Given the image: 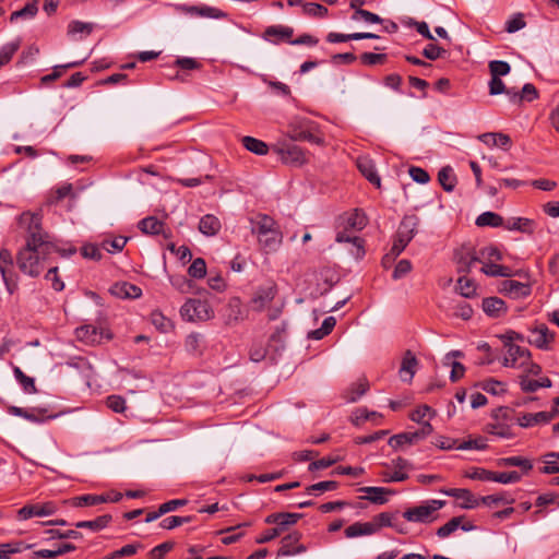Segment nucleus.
<instances>
[{"label":"nucleus","instance_id":"nucleus-26","mask_svg":"<svg viewBox=\"0 0 559 559\" xmlns=\"http://www.w3.org/2000/svg\"><path fill=\"white\" fill-rule=\"evenodd\" d=\"M456 270L459 273H468L476 262H481L475 251H460L455 253Z\"/></svg>","mask_w":559,"mask_h":559},{"label":"nucleus","instance_id":"nucleus-56","mask_svg":"<svg viewBox=\"0 0 559 559\" xmlns=\"http://www.w3.org/2000/svg\"><path fill=\"white\" fill-rule=\"evenodd\" d=\"M38 12L37 0L26 3L21 10L14 11L10 21L13 22L20 17H34Z\"/></svg>","mask_w":559,"mask_h":559},{"label":"nucleus","instance_id":"nucleus-25","mask_svg":"<svg viewBox=\"0 0 559 559\" xmlns=\"http://www.w3.org/2000/svg\"><path fill=\"white\" fill-rule=\"evenodd\" d=\"M347 228L348 227H345L344 230L337 231L335 240L337 242H352L355 247V251H352V254L356 259H361L366 253L364 248V239L357 236H353Z\"/></svg>","mask_w":559,"mask_h":559},{"label":"nucleus","instance_id":"nucleus-28","mask_svg":"<svg viewBox=\"0 0 559 559\" xmlns=\"http://www.w3.org/2000/svg\"><path fill=\"white\" fill-rule=\"evenodd\" d=\"M369 390V382L366 378H360L352 383L344 392L343 397L348 403L358 401Z\"/></svg>","mask_w":559,"mask_h":559},{"label":"nucleus","instance_id":"nucleus-59","mask_svg":"<svg viewBox=\"0 0 559 559\" xmlns=\"http://www.w3.org/2000/svg\"><path fill=\"white\" fill-rule=\"evenodd\" d=\"M491 76L501 78L510 73L511 67L507 61L492 60L488 64Z\"/></svg>","mask_w":559,"mask_h":559},{"label":"nucleus","instance_id":"nucleus-14","mask_svg":"<svg viewBox=\"0 0 559 559\" xmlns=\"http://www.w3.org/2000/svg\"><path fill=\"white\" fill-rule=\"evenodd\" d=\"M301 534L298 531L284 536L281 540V548L277 555L282 557L295 556L307 551L304 544H299Z\"/></svg>","mask_w":559,"mask_h":559},{"label":"nucleus","instance_id":"nucleus-17","mask_svg":"<svg viewBox=\"0 0 559 559\" xmlns=\"http://www.w3.org/2000/svg\"><path fill=\"white\" fill-rule=\"evenodd\" d=\"M276 295L277 286L274 283L259 287L251 300L253 309L257 311H262L275 298Z\"/></svg>","mask_w":559,"mask_h":559},{"label":"nucleus","instance_id":"nucleus-12","mask_svg":"<svg viewBox=\"0 0 559 559\" xmlns=\"http://www.w3.org/2000/svg\"><path fill=\"white\" fill-rule=\"evenodd\" d=\"M276 152L285 164L302 165L307 162L304 150L294 143H283L276 147Z\"/></svg>","mask_w":559,"mask_h":559},{"label":"nucleus","instance_id":"nucleus-61","mask_svg":"<svg viewBox=\"0 0 559 559\" xmlns=\"http://www.w3.org/2000/svg\"><path fill=\"white\" fill-rule=\"evenodd\" d=\"M151 322L160 332H167L173 326L171 321L158 310L151 313Z\"/></svg>","mask_w":559,"mask_h":559},{"label":"nucleus","instance_id":"nucleus-44","mask_svg":"<svg viewBox=\"0 0 559 559\" xmlns=\"http://www.w3.org/2000/svg\"><path fill=\"white\" fill-rule=\"evenodd\" d=\"M484 274L488 276H500V277H511L513 275L511 269L509 266L496 264V263H487L481 270Z\"/></svg>","mask_w":559,"mask_h":559},{"label":"nucleus","instance_id":"nucleus-2","mask_svg":"<svg viewBox=\"0 0 559 559\" xmlns=\"http://www.w3.org/2000/svg\"><path fill=\"white\" fill-rule=\"evenodd\" d=\"M35 239L26 241L16 253V264L20 271L31 277H37L44 270V262L52 253L53 248H44L35 245Z\"/></svg>","mask_w":559,"mask_h":559},{"label":"nucleus","instance_id":"nucleus-11","mask_svg":"<svg viewBox=\"0 0 559 559\" xmlns=\"http://www.w3.org/2000/svg\"><path fill=\"white\" fill-rule=\"evenodd\" d=\"M57 510V506L53 501L26 504L17 511V519L25 521L34 516H48L55 514Z\"/></svg>","mask_w":559,"mask_h":559},{"label":"nucleus","instance_id":"nucleus-64","mask_svg":"<svg viewBox=\"0 0 559 559\" xmlns=\"http://www.w3.org/2000/svg\"><path fill=\"white\" fill-rule=\"evenodd\" d=\"M188 274L193 278H203L206 275V263L204 259H194L188 269Z\"/></svg>","mask_w":559,"mask_h":559},{"label":"nucleus","instance_id":"nucleus-19","mask_svg":"<svg viewBox=\"0 0 559 559\" xmlns=\"http://www.w3.org/2000/svg\"><path fill=\"white\" fill-rule=\"evenodd\" d=\"M501 293L515 298H525L531 295L532 288L528 284L513 281V280H506L501 284Z\"/></svg>","mask_w":559,"mask_h":559},{"label":"nucleus","instance_id":"nucleus-50","mask_svg":"<svg viewBox=\"0 0 559 559\" xmlns=\"http://www.w3.org/2000/svg\"><path fill=\"white\" fill-rule=\"evenodd\" d=\"M515 502V499L506 493H495L480 497V504L492 507L498 506L500 503L512 504Z\"/></svg>","mask_w":559,"mask_h":559},{"label":"nucleus","instance_id":"nucleus-35","mask_svg":"<svg viewBox=\"0 0 559 559\" xmlns=\"http://www.w3.org/2000/svg\"><path fill=\"white\" fill-rule=\"evenodd\" d=\"M106 498H104V495H82L74 497L69 500L70 504L75 508L81 507H93L100 503H106Z\"/></svg>","mask_w":559,"mask_h":559},{"label":"nucleus","instance_id":"nucleus-34","mask_svg":"<svg viewBox=\"0 0 559 559\" xmlns=\"http://www.w3.org/2000/svg\"><path fill=\"white\" fill-rule=\"evenodd\" d=\"M111 520L112 518L110 514H104L91 521H79L74 524V526L76 528H88L92 532H99L107 527Z\"/></svg>","mask_w":559,"mask_h":559},{"label":"nucleus","instance_id":"nucleus-23","mask_svg":"<svg viewBox=\"0 0 559 559\" xmlns=\"http://www.w3.org/2000/svg\"><path fill=\"white\" fill-rule=\"evenodd\" d=\"M504 228L511 231L533 235L536 229V223L527 217H512L506 221Z\"/></svg>","mask_w":559,"mask_h":559},{"label":"nucleus","instance_id":"nucleus-49","mask_svg":"<svg viewBox=\"0 0 559 559\" xmlns=\"http://www.w3.org/2000/svg\"><path fill=\"white\" fill-rule=\"evenodd\" d=\"M139 549H143V545L140 543L129 544L120 549L111 551L110 554L105 556V559H119L124 557L133 556L138 552Z\"/></svg>","mask_w":559,"mask_h":559},{"label":"nucleus","instance_id":"nucleus-42","mask_svg":"<svg viewBox=\"0 0 559 559\" xmlns=\"http://www.w3.org/2000/svg\"><path fill=\"white\" fill-rule=\"evenodd\" d=\"M545 412H538L535 414L524 413L518 417L516 423L522 428H530L538 424H547Z\"/></svg>","mask_w":559,"mask_h":559},{"label":"nucleus","instance_id":"nucleus-31","mask_svg":"<svg viewBox=\"0 0 559 559\" xmlns=\"http://www.w3.org/2000/svg\"><path fill=\"white\" fill-rule=\"evenodd\" d=\"M221 222L219 219L212 215L206 214L203 217H201L199 223V230L205 236H215L221 230Z\"/></svg>","mask_w":559,"mask_h":559},{"label":"nucleus","instance_id":"nucleus-29","mask_svg":"<svg viewBox=\"0 0 559 559\" xmlns=\"http://www.w3.org/2000/svg\"><path fill=\"white\" fill-rule=\"evenodd\" d=\"M417 365L416 356L411 350H406L400 368V376L403 381H411L413 379Z\"/></svg>","mask_w":559,"mask_h":559},{"label":"nucleus","instance_id":"nucleus-32","mask_svg":"<svg viewBox=\"0 0 559 559\" xmlns=\"http://www.w3.org/2000/svg\"><path fill=\"white\" fill-rule=\"evenodd\" d=\"M32 548V545L22 540L0 544V559H11L10 556Z\"/></svg>","mask_w":559,"mask_h":559},{"label":"nucleus","instance_id":"nucleus-46","mask_svg":"<svg viewBox=\"0 0 559 559\" xmlns=\"http://www.w3.org/2000/svg\"><path fill=\"white\" fill-rule=\"evenodd\" d=\"M15 379L22 385L23 390L28 394L37 393V388L33 378L26 376L19 367L13 368Z\"/></svg>","mask_w":559,"mask_h":559},{"label":"nucleus","instance_id":"nucleus-7","mask_svg":"<svg viewBox=\"0 0 559 559\" xmlns=\"http://www.w3.org/2000/svg\"><path fill=\"white\" fill-rule=\"evenodd\" d=\"M13 257L9 249H0V274L10 295L17 289V275L12 271Z\"/></svg>","mask_w":559,"mask_h":559},{"label":"nucleus","instance_id":"nucleus-38","mask_svg":"<svg viewBox=\"0 0 559 559\" xmlns=\"http://www.w3.org/2000/svg\"><path fill=\"white\" fill-rule=\"evenodd\" d=\"M476 225L479 227H504V218L495 212H484L476 218Z\"/></svg>","mask_w":559,"mask_h":559},{"label":"nucleus","instance_id":"nucleus-6","mask_svg":"<svg viewBox=\"0 0 559 559\" xmlns=\"http://www.w3.org/2000/svg\"><path fill=\"white\" fill-rule=\"evenodd\" d=\"M180 314L187 321H205L213 317V309L206 300L191 298L182 305Z\"/></svg>","mask_w":559,"mask_h":559},{"label":"nucleus","instance_id":"nucleus-30","mask_svg":"<svg viewBox=\"0 0 559 559\" xmlns=\"http://www.w3.org/2000/svg\"><path fill=\"white\" fill-rule=\"evenodd\" d=\"M357 167L362 176L372 185H376L378 188L381 185V179L377 173L374 164L372 160L368 158H359L357 160Z\"/></svg>","mask_w":559,"mask_h":559},{"label":"nucleus","instance_id":"nucleus-15","mask_svg":"<svg viewBox=\"0 0 559 559\" xmlns=\"http://www.w3.org/2000/svg\"><path fill=\"white\" fill-rule=\"evenodd\" d=\"M290 139L293 141H304L316 145H324V139L313 124L305 127H293L290 130Z\"/></svg>","mask_w":559,"mask_h":559},{"label":"nucleus","instance_id":"nucleus-47","mask_svg":"<svg viewBox=\"0 0 559 559\" xmlns=\"http://www.w3.org/2000/svg\"><path fill=\"white\" fill-rule=\"evenodd\" d=\"M21 40L16 39L14 41L3 45L0 48V68L8 64L11 61L15 52L19 50Z\"/></svg>","mask_w":559,"mask_h":559},{"label":"nucleus","instance_id":"nucleus-55","mask_svg":"<svg viewBox=\"0 0 559 559\" xmlns=\"http://www.w3.org/2000/svg\"><path fill=\"white\" fill-rule=\"evenodd\" d=\"M544 467L540 468V472L544 474H557L559 473V453L550 452L545 455Z\"/></svg>","mask_w":559,"mask_h":559},{"label":"nucleus","instance_id":"nucleus-40","mask_svg":"<svg viewBox=\"0 0 559 559\" xmlns=\"http://www.w3.org/2000/svg\"><path fill=\"white\" fill-rule=\"evenodd\" d=\"M241 143L246 150L257 155H266L269 152L267 144L262 140L255 139L253 136H243L241 139Z\"/></svg>","mask_w":559,"mask_h":559},{"label":"nucleus","instance_id":"nucleus-58","mask_svg":"<svg viewBox=\"0 0 559 559\" xmlns=\"http://www.w3.org/2000/svg\"><path fill=\"white\" fill-rule=\"evenodd\" d=\"M79 340L84 341L86 343H95L97 342V329L94 325H83L76 329L75 331Z\"/></svg>","mask_w":559,"mask_h":559},{"label":"nucleus","instance_id":"nucleus-48","mask_svg":"<svg viewBox=\"0 0 559 559\" xmlns=\"http://www.w3.org/2000/svg\"><path fill=\"white\" fill-rule=\"evenodd\" d=\"M83 62H84V60L55 66L52 72L50 74L44 75L41 78V83L47 84L49 82L56 81L62 75L64 70L71 69V68H76V67L81 66Z\"/></svg>","mask_w":559,"mask_h":559},{"label":"nucleus","instance_id":"nucleus-37","mask_svg":"<svg viewBox=\"0 0 559 559\" xmlns=\"http://www.w3.org/2000/svg\"><path fill=\"white\" fill-rule=\"evenodd\" d=\"M344 534L347 538H355L362 535H372L374 528L369 522H355L345 528Z\"/></svg>","mask_w":559,"mask_h":559},{"label":"nucleus","instance_id":"nucleus-53","mask_svg":"<svg viewBox=\"0 0 559 559\" xmlns=\"http://www.w3.org/2000/svg\"><path fill=\"white\" fill-rule=\"evenodd\" d=\"M366 225V215L357 209L353 213H350L346 218V227L348 228L361 230L362 228H365Z\"/></svg>","mask_w":559,"mask_h":559},{"label":"nucleus","instance_id":"nucleus-60","mask_svg":"<svg viewBox=\"0 0 559 559\" xmlns=\"http://www.w3.org/2000/svg\"><path fill=\"white\" fill-rule=\"evenodd\" d=\"M381 419L382 415L377 412H369L367 408H358L355 412V417L352 418V423L355 426H360L366 420Z\"/></svg>","mask_w":559,"mask_h":559},{"label":"nucleus","instance_id":"nucleus-24","mask_svg":"<svg viewBox=\"0 0 559 559\" xmlns=\"http://www.w3.org/2000/svg\"><path fill=\"white\" fill-rule=\"evenodd\" d=\"M110 293L118 298H139L142 295V289L131 283L120 282L111 286Z\"/></svg>","mask_w":559,"mask_h":559},{"label":"nucleus","instance_id":"nucleus-8","mask_svg":"<svg viewBox=\"0 0 559 559\" xmlns=\"http://www.w3.org/2000/svg\"><path fill=\"white\" fill-rule=\"evenodd\" d=\"M432 431H433L432 425L429 421H426L423 424V426L419 430H416L413 432H402V433L392 436L389 439L388 443L394 450H399L406 444H414L418 440L425 439L426 437L431 435Z\"/></svg>","mask_w":559,"mask_h":559},{"label":"nucleus","instance_id":"nucleus-51","mask_svg":"<svg viewBox=\"0 0 559 559\" xmlns=\"http://www.w3.org/2000/svg\"><path fill=\"white\" fill-rule=\"evenodd\" d=\"M524 475L519 471H510V472H493L492 481L500 484H515L519 483Z\"/></svg>","mask_w":559,"mask_h":559},{"label":"nucleus","instance_id":"nucleus-18","mask_svg":"<svg viewBox=\"0 0 559 559\" xmlns=\"http://www.w3.org/2000/svg\"><path fill=\"white\" fill-rule=\"evenodd\" d=\"M442 493L462 499L463 503H461L462 509H475L480 504V498H477L473 495L469 489L466 488H451V489H441Z\"/></svg>","mask_w":559,"mask_h":559},{"label":"nucleus","instance_id":"nucleus-16","mask_svg":"<svg viewBox=\"0 0 559 559\" xmlns=\"http://www.w3.org/2000/svg\"><path fill=\"white\" fill-rule=\"evenodd\" d=\"M392 465L396 472L383 471L381 473L384 483H400L408 479L409 476L405 471L411 468L412 464L406 459L399 456L392 461Z\"/></svg>","mask_w":559,"mask_h":559},{"label":"nucleus","instance_id":"nucleus-27","mask_svg":"<svg viewBox=\"0 0 559 559\" xmlns=\"http://www.w3.org/2000/svg\"><path fill=\"white\" fill-rule=\"evenodd\" d=\"M358 491L366 493L364 499L369 500L374 504H384L388 502L386 495H392L394 491L384 487H360Z\"/></svg>","mask_w":559,"mask_h":559},{"label":"nucleus","instance_id":"nucleus-43","mask_svg":"<svg viewBox=\"0 0 559 559\" xmlns=\"http://www.w3.org/2000/svg\"><path fill=\"white\" fill-rule=\"evenodd\" d=\"M487 139H491V145L499 146L503 150H509L512 143L510 136L504 133L489 132L479 136V140L484 143H487Z\"/></svg>","mask_w":559,"mask_h":559},{"label":"nucleus","instance_id":"nucleus-9","mask_svg":"<svg viewBox=\"0 0 559 559\" xmlns=\"http://www.w3.org/2000/svg\"><path fill=\"white\" fill-rule=\"evenodd\" d=\"M418 225L419 217L417 215H405L399 225L394 241L406 248L417 234Z\"/></svg>","mask_w":559,"mask_h":559},{"label":"nucleus","instance_id":"nucleus-10","mask_svg":"<svg viewBox=\"0 0 559 559\" xmlns=\"http://www.w3.org/2000/svg\"><path fill=\"white\" fill-rule=\"evenodd\" d=\"M508 355L503 358L502 365L511 368H523L525 360L531 359V352L527 348L515 344L504 343Z\"/></svg>","mask_w":559,"mask_h":559},{"label":"nucleus","instance_id":"nucleus-62","mask_svg":"<svg viewBox=\"0 0 559 559\" xmlns=\"http://www.w3.org/2000/svg\"><path fill=\"white\" fill-rule=\"evenodd\" d=\"M128 237L117 236L114 239H104L102 248L108 252L121 251L128 242Z\"/></svg>","mask_w":559,"mask_h":559},{"label":"nucleus","instance_id":"nucleus-36","mask_svg":"<svg viewBox=\"0 0 559 559\" xmlns=\"http://www.w3.org/2000/svg\"><path fill=\"white\" fill-rule=\"evenodd\" d=\"M294 29L289 26L283 25H272L269 26L264 32V38L267 39L270 37H277L280 40L286 41L289 44V40H293Z\"/></svg>","mask_w":559,"mask_h":559},{"label":"nucleus","instance_id":"nucleus-1","mask_svg":"<svg viewBox=\"0 0 559 559\" xmlns=\"http://www.w3.org/2000/svg\"><path fill=\"white\" fill-rule=\"evenodd\" d=\"M251 234L257 236L259 246L266 253L275 252L283 242V233L277 222L263 213L249 218Z\"/></svg>","mask_w":559,"mask_h":559},{"label":"nucleus","instance_id":"nucleus-22","mask_svg":"<svg viewBox=\"0 0 559 559\" xmlns=\"http://www.w3.org/2000/svg\"><path fill=\"white\" fill-rule=\"evenodd\" d=\"M179 9L185 13L195 14V15H199L202 17H211V19L227 17V13H225L224 11L216 9V8L207 7V5L198 7V5L183 4V5H180Z\"/></svg>","mask_w":559,"mask_h":559},{"label":"nucleus","instance_id":"nucleus-33","mask_svg":"<svg viewBox=\"0 0 559 559\" xmlns=\"http://www.w3.org/2000/svg\"><path fill=\"white\" fill-rule=\"evenodd\" d=\"M138 226L142 233L147 235H159L164 233V223L155 216H148L141 219Z\"/></svg>","mask_w":559,"mask_h":559},{"label":"nucleus","instance_id":"nucleus-3","mask_svg":"<svg viewBox=\"0 0 559 559\" xmlns=\"http://www.w3.org/2000/svg\"><path fill=\"white\" fill-rule=\"evenodd\" d=\"M302 518L301 513L277 512L271 513L265 519L266 524H276L275 527L266 530L257 539V544L269 543L278 537L287 526L294 525Z\"/></svg>","mask_w":559,"mask_h":559},{"label":"nucleus","instance_id":"nucleus-57","mask_svg":"<svg viewBox=\"0 0 559 559\" xmlns=\"http://www.w3.org/2000/svg\"><path fill=\"white\" fill-rule=\"evenodd\" d=\"M487 432L490 435L498 436L500 438H512L514 435L511 431V427L502 421L487 425Z\"/></svg>","mask_w":559,"mask_h":559},{"label":"nucleus","instance_id":"nucleus-54","mask_svg":"<svg viewBox=\"0 0 559 559\" xmlns=\"http://www.w3.org/2000/svg\"><path fill=\"white\" fill-rule=\"evenodd\" d=\"M457 290L465 298H472L476 294V285L472 278L461 276L457 280Z\"/></svg>","mask_w":559,"mask_h":559},{"label":"nucleus","instance_id":"nucleus-13","mask_svg":"<svg viewBox=\"0 0 559 559\" xmlns=\"http://www.w3.org/2000/svg\"><path fill=\"white\" fill-rule=\"evenodd\" d=\"M530 331L532 333V337L528 340L531 345L544 350L550 349V344L555 341V333L545 323L536 324Z\"/></svg>","mask_w":559,"mask_h":559},{"label":"nucleus","instance_id":"nucleus-45","mask_svg":"<svg viewBox=\"0 0 559 559\" xmlns=\"http://www.w3.org/2000/svg\"><path fill=\"white\" fill-rule=\"evenodd\" d=\"M478 386L492 395H501L507 392L506 383L492 378L479 382Z\"/></svg>","mask_w":559,"mask_h":559},{"label":"nucleus","instance_id":"nucleus-21","mask_svg":"<svg viewBox=\"0 0 559 559\" xmlns=\"http://www.w3.org/2000/svg\"><path fill=\"white\" fill-rule=\"evenodd\" d=\"M481 308L491 318H500L508 311L504 300L499 297H487L483 299Z\"/></svg>","mask_w":559,"mask_h":559},{"label":"nucleus","instance_id":"nucleus-5","mask_svg":"<svg viewBox=\"0 0 559 559\" xmlns=\"http://www.w3.org/2000/svg\"><path fill=\"white\" fill-rule=\"evenodd\" d=\"M445 504L444 500H429L426 504L416 506L407 509L403 518L408 522L429 523L435 520L433 513Z\"/></svg>","mask_w":559,"mask_h":559},{"label":"nucleus","instance_id":"nucleus-39","mask_svg":"<svg viewBox=\"0 0 559 559\" xmlns=\"http://www.w3.org/2000/svg\"><path fill=\"white\" fill-rule=\"evenodd\" d=\"M438 181L445 191H453L456 185V176L452 167H442L438 173Z\"/></svg>","mask_w":559,"mask_h":559},{"label":"nucleus","instance_id":"nucleus-52","mask_svg":"<svg viewBox=\"0 0 559 559\" xmlns=\"http://www.w3.org/2000/svg\"><path fill=\"white\" fill-rule=\"evenodd\" d=\"M57 415H48V409L44 407H34L27 409L23 418L32 423H43L46 419H53Z\"/></svg>","mask_w":559,"mask_h":559},{"label":"nucleus","instance_id":"nucleus-4","mask_svg":"<svg viewBox=\"0 0 559 559\" xmlns=\"http://www.w3.org/2000/svg\"><path fill=\"white\" fill-rule=\"evenodd\" d=\"M28 221L27 226V237L26 241H32V238L35 239V245L44 248H53V242L49 240V235L43 230L41 222L43 215L40 213H29L24 212L21 215V221Z\"/></svg>","mask_w":559,"mask_h":559},{"label":"nucleus","instance_id":"nucleus-41","mask_svg":"<svg viewBox=\"0 0 559 559\" xmlns=\"http://www.w3.org/2000/svg\"><path fill=\"white\" fill-rule=\"evenodd\" d=\"M394 515L389 512H382L373 516L372 521L369 523L374 528V534L379 532L382 527H394L397 530L399 533H405L403 530L397 528L396 525L393 523Z\"/></svg>","mask_w":559,"mask_h":559},{"label":"nucleus","instance_id":"nucleus-63","mask_svg":"<svg viewBox=\"0 0 559 559\" xmlns=\"http://www.w3.org/2000/svg\"><path fill=\"white\" fill-rule=\"evenodd\" d=\"M192 520H193V516L171 515V516L165 518L159 523V526L164 530H174L182 524L190 523Z\"/></svg>","mask_w":559,"mask_h":559},{"label":"nucleus","instance_id":"nucleus-20","mask_svg":"<svg viewBox=\"0 0 559 559\" xmlns=\"http://www.w3.org/2000/svg\"><path fill=\"white\" fill-rule=\"evenodd\" d=\"M496 465L499 467H519V472L525 476H527L534 467L532 460L524 456L500 457L496 461Z\"/></svg>","mask_w":559,"mask_h":559}]
</instances>
